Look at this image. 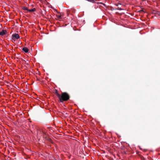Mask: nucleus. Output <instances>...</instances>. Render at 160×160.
Instances as JSON below:
<instances>
[{"instance_id":"obj_1","label":"nucleus","mask_w":160,"mask_h":160,"mask_svg":"<svg viewBox=\"0 0 160 160\" xmlns=\"http://www.w3.org/2000/svg\"><path fill=\"white\" fill-rule=\"evenodd\" d=\"M56 95L58 98L59 101L61 102H63L64 101L68 100L69 98V95L66 92H62V95H61L56 91Z\"/></svg>"},{"instance_id":"obj_2","label":"nucleus","mask_w":160,"mask_h":160,"mask_svg":"<svg viewBox=\"0 0 160 160\" xmlns=\"http://www.w3.org/2000/svg\"><path fill=\"white\" fill-rule=\"evenodd\" d=\"M20 38L19 35L17 33H15L12 35V40L15 41L16 39H18Z\"/></svg>"},{"instance_id":"obj_3","label":"nucleus","mask_w":160,"mask_h":160,"mask_svg":"<svg viewBox=\"0 0 160 160\" xmlns=\"http://www.w3.org/2000/svg\"><path fill=\"white\" fill-rule=\"evenodd\" d=\"M37 134L39 136L43 137L46 134L45 132L41 130H39L37 132Z\"/></svg>"},{"instance_id":"obj_4","label":"nucleus","mask_w":160,"mask_h":160,"mask_svg":"<svg viewBox=\"0 0 160 160\" xmlns=\"http://www.w3.org/2000/svg\"><path fill=\"white\" fill-rule=\"evenodd\" d=\"M7 33V31L5 30H2L0 32V35L2 36L5 35Z\"/></svg>"},{"instance_id":"obj_5","label":"nucleus","mask_w":160,"mask_h":160,"mask_svg":"<svg viewBox=\"0 0 160 160\" xmlns=\"http://www.w3.org/2000/svg\"><path fill=\"white\" fill-rule=\"evenodd\" d=\"M22 50L25 53H28L29 51L27 47L22 48Z\"/></svg>"},{"instance_id":"obj_6","label":"nucleus","mask_w":160,"mask_h":160,"mask_svg":"<svg viewBox=\"0 0 160 160\" xmlns=\"http://www.w3.org/2000/svg\"><path fill=\"white\" fill-rule=\"evenodd\" d=\"M36 11V9L34 8L31 9H29L28 10V12H34Z\"/></svg>"},{"instance_id":"obj_7","label":"nucleus","mask_w":160,"mask_h":160,"mask_svg":"<svg viewBox=\"0 0 160 160\" xmlns=\"http://www.w3.org/2000/svg\"><path fill=\"white\" fill-rule=\"evenodd\" d=\"M22 8L23 10L27 11V12H28V8L27 7H24V6L22 7Z\"/></svg>"},{"instance_id":"obj_8","label":"nucleus","mask_w":160,"mask_h":160,"mask_svg":"<svg viewBox=\"0 0 160 160\" xmlns=\"http://www.w3.org/2000/svg\"><path fill=\"white\" fill-rule=\"evenodd\" d=\"M56 16L57 17V18L59 19H61L62 18L61 16L60 15H57Z\"/></svg>"},{"instance_id":"obj_9","label":"nucleus","mask_w":160,"mask_h":160,"mask_svg":"<svg viewBox=\"0 0 160 160\" xmlns=\"http://www.w3.org/2000/svg\"><path fill=\"white\" fill-rule=\"evenodd\" d=\"M116 10H123V9L120 8L118 7V8L117 9H116Z\"/></svg>"},{"instance_id":"obj_10","label":"nucleus","mask_w":160,"mask_h":160,"mask_svg":"<svg viewBox=\"0 0 160 160\" xmlns=\"http://www.w3.org/2000/svg\"><path fill=\"white\" fill-rule=\"evenodd\" d=\"M99 3L101 4H102L103 6H105V7H107L106 5L104 3H103L102 2H99Z\"/></svg>"}]
</instances>
